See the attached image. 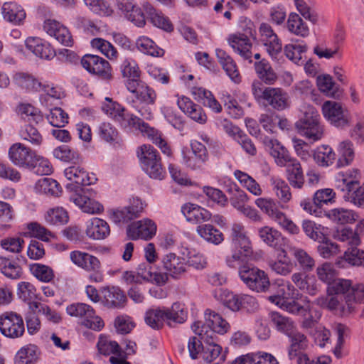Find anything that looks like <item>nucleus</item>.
<instances>
[{
  "instance_id": "f257e3e1",
  "label": "nucleus",
  "mask_w": 364,
  "mask_h": 364,
  "mask_svg": "<svg viewBox=\"0 0 364 364\" xmlns=\"http://www.w3.org/2000/svg\"><path fill=\"white\" fill-rule=\"evenodd\" d=\"M102 110L107 116L119 122L122 127L139 130L144 135L148 136L163 154L168 156L171 155V149L162 137L161 132L150 127L143 119L134 114L127 112L125 108L117 102L112 98L105 97L102 105Z\"/></svg>"
},
{
  "instance_id": "f03ea898",
  "label": "nucleus",
  "mask_w": 364,
  "mask_h": 364,
  "mask_svg": "<svg viewBox=\"0 0 364 364\" xmlns=\"http://www.w3.org/2000/svg\"><path fill=\"white\" fill-rule=\"evenodd\" d=\"M230 237L232 254L226 257V264L230 267L236 268L252 255V242L242 223L232 224Z\"/></svg>"
},
{
  "instance_id": "7ed1b4c3",
  "label": "nucleus",
  "mask_w": 364,
  "mask_h": 364,
  "mask_svg": "<svg viewBox=\"0 0 364 364\" xmlns=\"http://www.w3.org/2000/svg\"><path fill=\"white\" fill-rule=\"evenodd\" d=\"M315 302L318 306L327 307L341 316H348L355 311L358 304H364V283L353 284L351 291L346 295V301H341L338 296H333L330 299L318 297Z\"/></svg>"
},
{
  "instance_id": "20e7f679",
  "label": "nucleus",
  "mask_w": 364,
  "mask_h": 364,
  "mask_svg": "<svg viewBox=\"0 0 364 364\" xmlns=\"http://www.w3.org/2000/svg\"><path fill=\"white\" fill-rule=\"evenodd\" d=\"M205 322L195 321L191 328L200 338H205L210 341L212 338H218L216 333L224 335L230 329V323L219 314L206 309L204 313Z\"/></svg>"
},
{
  "instance_id": "39448f33",
  "label": "nucleus",
  "mask_w": 364,
  "mask_h": 364,
  "mask_svg": "<svg viewBox=\"0 0 364 364\" xmlns=\"http://www.w3.org/2000/svg\"><path fill=\"white\" fill-rule=\"evenodd\" d=\"M301 111L303 117L295 123L298 133L314 142L321 139L323 127L320 123V115L317 110L312 106L304 105Z\"/></svg>"
},
{
  "instance_id": "423d86ee",
  "label": "nucleus",
  "mask_w": 364,
  "mask_h": 364,
  "mask_svg": "<svg viewBox=\"0 0 364 364\" xmlns=\"http://www.w3.org/2000/svg\"><path fill=\"white\" fill-rule=\"evenodd\" d=\"M76 162L63 171L67 180L65 188L69 196L82 192V186L94 184L97 180L95 173L88 172L82 164Z\"/></svg>"
},
{
  "instance_id": "0eeeda50",
  "label": "nucleus",
  "mask_w": 364,
  "mask_h": 364,
  "mask_svg": "<svg viewBox=\"0 0 364 364\" xmlns=\"http://www.w3.org/2000/svg\"><path fill=\"white\" fill-rule=\"evenodd\" d=\"M252 92L257 102H267V105L278 110L289 107V96L286 92L279 87H264L258 80L253 81Z\"/></svg>"
},
{
  "instance_id": "6e6552de",
  "label": "nucleus",
  "mask_w": 364,
  "mask_h": 364,
  "mask_svg": "<svg viewBox=\"0 0 364 364\" xmlns=\"http://www.w3.org/2000/svg\"><path fill=\"white\" fill-rule=\"evenodd\" d=\"M137 156L142 170L154 179L162 180L166 171L162 167L161 157L158 151L149 144H144L138 148Z\"/></svg>"
},
{
  "instance_id": "1a4fd4ad",
  "label": "nucleus",
  "mask_w": 364,
  "mask_h": 364,
  "mask_svg": "<svg viewBox=\"0 0 364 364\" xmlns=\"http://www.w3.org/2000/svg\"><path fill=\"white\" fill-rule=\"evenodd\" d=\"M255 203L257 208L284 230L291 234H297L299 232V227L278 208L273 199L258 198L255 200Z\"/></svg>"
},
{
  "instance_id": "9d476101",
  "label": "nucleus",
  "mask_w": 364,
  "mask_h": 364,
  "mask_svg": "<svg viewBox=\"0 0 364 364\" xmlns=\"http://www.w3.org/2000/svg\"><path fill=\"white\" fill-rule=\"evenodd\" d=\"M156 92L149 86L141 84L134 97H127V102L139 114L146 120H150L154 114L149 105L155 103Z\"/></svg>"
},
{
  "instance_id": "9b49d317",
  "label": "nucleus",
  "mask_w": 364,
  "mask_h": 364,
  "mask_svg": "<svg viewBox=\"0 0 364 364\" xmlns=\"http://www.w3.org/2000/svg\"><path fill=\"white\" fill-rule=\"evenodd\" d=\"M70 259L78 267L92 272L89 275L90 281L96 283L103 282L104 275L101 270V262L97 257L87 252L75 250L70 253Z\"/></svg>"
},
{
  "instance_id": "f8f14e48",
  "label": "nucleus",
  "mask_w": 364,
  "mask_h": 364,
  "mask_svg": "<svg viewBox=\"0 0 364 364\" xmlns=\"http://www.w3.org/2000/svg\"><path fill=\"white\" fill-rule=\"evenodd\" d=\"M66 312L69 316L80 319L81 324L86 328L100 331L104 327L102 319L96 316L92 307L87 304H71L67 306Z\"/></svg>"
},
{
  "instance_id": "ddd939ff",
  "label": "nucleus",
  "mask_w": 364,
  "mask_h": 364,
  "mask_svg": "<svg viewBox=\"0 0 364 364\" xmlns=\"http://www.w3.org/2000/svg\"><path fill=\"white\" fill-rule=\"evenodd\" d=\"M239 275L250 289L257 292L266 291L270 286L267 274L257 267L243 266L240 268Z\"/></svg>"
},
{
  "instance_id": "4468645a",
  "label": "nucleus",
  "mask_w": 364,
  "mask_h": 364,
  "mask_svg": "<svg viewBox=\"0 0 364 364\" xmlns=\"http://www.w3.org/2000/svg\"><path fill=\"white\" fill-rule=\"evenodd\" d=\"M0 331L4 336L10 338L21 337L25 331L21 316L12 311L0 315Z\"/></svg>"
},
{
  "instance_id": "2eb2a0df",
  "label": "nucleus",
  "mask_w": 364,
  "mask_h": 364,
  "mask_svg": "<svg viewBox=\"0 0 364 364\" xmlns=\"http://www.w3.org/2000/svg\"><path fill=\"white\" fill-rule=\"evenodd\" d=\"M322 113L331 124L343 128L349 124L350 118L348 111L336 101H326L322 105Z\"/></svg>"
},
{
  "instance_id": "dca6fc26",
  "label": "nucleus",
  "mask_w": 364,
  "mask_h": 364,
  "mask_svg": "<svg viewBox=\"0 0 364 364\" xmlns=\"http://www.w3.org/2000/svg\"><path fill=\"white\" fill-rule=\"evenodd\" d=\"M82 67L90 73L98 75L103 80L112 78V68L107 60L95 55L87 54L81 59Z\"/></svg>"
},
{
  "instance_id": "f3484780",
  "label": "nucleus",
  "mask_w": 364,
  "mask_h": 364,
  "mask_svg": "<svg viewBox=\"0 0 364 364\" xmlns=\"http://www.w3.org/2000/svg\"><path fill=\"white\" fill-rule=\"evenodd\" d=\"M10 161L16 166L31 168L36 161V154L21 143L12 144L9 149Z\"/></svg>"
},
{
  "instance_id": "a211bd4d",
  "label": "nucleus",
  "mask_w": 364,
  "mask_h": 364,
  "mask_svg": "<svg viewBox=\"0 0 364 364\" xmlns=\"http://www.w3.org/2000/svg\"><path fill=\"white\" fill-rule=\"evenodd\" d=\"M156 232V225L150 219L144 218L129 224L127 228V236L134 240H149Z\"/></svg>"
},
{
  "instance_id": "6ab92c4d",
  "label": "nucleus",
  "mask_w": 364,
  "mask_h": 364,
  "mask_svg": "<svg viewBox=\"0 0 364 364\" xmlns=\"http://www.w3.org/2000/svg\"><path fill=\"white\" fill-rule=\"evenodd\" d=\"M43 30L61 44L72 46L73 43L72 36L69 30L60 22L53 19H46L43 23Z\"/></svg>"
},
{
  "instance_id": "aec40b11",
  "label": "nucleus",
  "mask_w": 364,
  "mask_h": 364,
  "mask_svg": "<svg viewBox=\"0 0 364 364\" xmlns=\"http://www.w3.org/2000/svg\"><path fill=\"white\" fill-rule=\"evenodd\" d=\"M25 46L28 51L41 59L50 60L56 55V52L53 47L40 38H27Z\"/></svg>"
},
{
  "instance_id": "412c9836",
  "label": "nucleus",
  "mask_w": 364,
  "mask_h": 364,
  "mask_svg": "<svg viewBox=\"0 0 364 364\" xmlns=\"http://www.w3.org/2000/svg\"><path fill=\"white\" fill-rule=\"evenodd\" d=\"M267 264L272 272L280 276L290 274L295 266L294 262L284 250H280L275 259H269Z\"/></svg>"
},
{
  "instance_id": "4be33fe9",
  "label": "nucleus",
  "mask_w": 364,
  "mask_h": 364,
  "mask_svg": "<svg viewBox=\"0 0 364 364\" xmlns=\"http://www.w3.org/2000/svg\"><path fill=\"white\" fill-rule=\"evenodd\" d=\"M85 234L92 240H104L110 235V227L106 220L92 218L85 223Z\"/></svg>"
},
{
  "instance_id": "5701e85b",
  "label": "nucleus",
  "mask_w": 364,
  "mask_h": 364,
  "mask_svg": "<svg viewBox=\"0 0 364 364\" xmlns=\"http://www.w3.org/2000/svg\"><path fill=\"white\" fill-rule=\"evenodd\" d=\"M262 141L276 164L281 167L286 166L291 158L287 149L277 139L269 136L264 137Z\"/></svg>"
},
{
  "instance_id": "b1692460",
  "label": "nucleus",
  "mask_w": 364,
  "mask_h": 364,
  "mask_svg": "<svg viewBox=\"0 0 364 364\" xmlns=\"http://www.w3.org/2000/svg\"><path fill=\"white\" fill-rule=\"evenodd\" d=\"M162 264L167 274L173 278L180 277L186 272L188 267L186 259L175 253H168L164 255Z\"/></svg>"
},
{
  "instance_id": "393cba45",
  "label": "nucleus",
  "mask_w": 364,
  "mask_h": 364,
  "mask_svg": "<svg viewBox=\"0 0 364 364\" xmlns=\"http://www.w3.org/2000/svg\"><path fill=\"white\" fill-rule=\"evenodd\" d=\"M228 42L230 46L242 58L252 62L251 48L252 45L245 34L240 33L230 34L228 38Z\"/></svg>"
},
{
  "instance_id": "a878e982",
  "label": "nucleus",
  "mask_w": 364,
  "mask_h": 364,
  "mask_svg": "<svg viewBox=\"0 0 364 364\" xmlns=\"http://www.w3.org/2000/svg\"><path fill=\"white\" fill-rule=\"evenodd\" d=\"M181 212L186 220L192 223H200L211 219V213L208 210L193 203L183 205Z\"/></svg>"
},
{
  "instance_id": "bb28decb",
  "label": "nucleus",
  "mask_w": 364,
  "mask_h": 364,
  "mask_svg": "<svg viewBox=\"0 0 364 364\" xmlns=\"http://www.w3.org/2000/svg\"><path fill=\"white\" fill-rule=\"evenodd\" d=\"M101 296L107 307L119 308L126 301V296L118 287H104L100 289Z\"/></svg>"
},
{
  "instance_id": "cd10ccee",
  "label": "nucleus",
  "mask_w": 364,
  "mask_h": 364,
  "mask_svg": "<svg viewBox=\"0 0 364 364\" xmlns=\"http://www.w3.org/2000/svg\"><path fill=\"white\" fill-rule=\"evenodd\" d=\"M269 185L275 197L282 204H287L291 201L292 195L288 183L277 176H269Z\"/></svg>"
},
{
  "instance_id": "c85d7f7f",
  "label": "nucleus",
  "mask_w": 364,
  "mask_h": 364,
  "mask_svg": "<svg viewBox=\"0 0 364 364\" xmlns=\"http://www.w3.org/2000/svg\"><path fill=\"white\" fill-rule=\"evenodd\" d=\"M142 6L148 18L150 19V21L154 26L167 32H171L173 30V26L171 21L161 11L155 9L149 2H144Z\"/></svg>"
},
{
  "instance_id": "c756f323",
  "label": "nucleus",
  "mask_w": 364,
  "mask_h": 364,
  "mask_svg": "<svg viewBox=\"0 0 364 364\" xmlns=\"http://www.w3.org/2000/svg\"><path fill=\"white\" fill-rule=\"evenodd\" d=\"M69 199L78 206L83 212L90 214H99L103 212V205L82 194V192L70 195Z\"/></svg>"
},
{
  "instance_id": "7c9ffc66",
  "label": "nucleus",
  "mask_w": 364,
  "mask_h": 364,
  "mask_svg": "<svg viewBox=\"0 0 364 364\" xmlns=\"http://www.w3.org/2000/svg\"><path fill=\"white\" fill-rule=\"evenodd\" d=\"M4 19L14 25H21L26 18L23 7L15 2H6L1 8Z\"/></svg>"
},
{
  "instance_id": "2f4dec72",
  "label": "nucleus",
  "mask_w": 364,
  "mask_h": 364,
  "mask_svg": "<svg viewBox=\"0 0 364 364\" xmlns=\"http://www.w3.org/2000/svg\"><path fill=\"white\" fill-rule=\"evenodd\" d=\"M324 215L334 223L345 225L354 223L358 215L353 210L337 208L326 211Z\"/></svg>"
},
{
  "instance_id": "473e14b6",
  "label": "nucleus",
  "mask_w": 364,
  "mask_h": 364,
  "mask_svg": "<svg viewBox=\"0 0 364 364\" xmlns=\"http://www.w3.org/2000/svg\"><path fill=\"white\" fill-rule=\"evenodd\" d=\"M338 159L336 167L343 168L352 164L355 157V150L353 143L346 139L341 141L337 146Z\"/></svg>"
},
{
  "instance_id": "72a5a7b5",
  "label": "nucleus",
  "mask_w": 364,
  "mask_h": 364,
  "mask_svg": "<svg viewBox=\"0 0 364 364\" xmlns=\"http://www.w3.org/2000/svg\"><path fill=\"white\" fill-rule=\"evenodd\" d=\"M287 336L290 342V346L288 349V355L290 360H293L299 355L300 352L305 350L308 348L309 341L304 333L296 330Z\"/></svg>"
},
{
  "instance_id": "f704fd0d",
  "label": "nucleus",
  "mask_w": 364,
  "mask_h": 364,
  "mask_svg": "<svg viewBox=\"0 0 364 364\" xmlns=\"http://www.w3.org/2000/svg\"><path fill=\"white\" fill-rule=\"evenodd\" d=\"M287 164V178L290 185L295 188H301L304 183V177L301 166L296 159L291 158Z\"/></svg>"
},
{
  "instance_id": "c9c22d12",
  "label": "nucleus",
  "mask_w": 364,
  "mask_h": 364,
  "mask_svg": "<svg viewBox=\"0 0 364 364\" xmlns=\"http://www.w3.org/2000/svg\"><path fill=\"white\" fill-rule=\"evenodd\" d=\"M279 364L276 358L266 352L247 354L236 358L232 364Z\"/></svg>"
},
{
  "instance_id": "e433bc0d",
  "label": "nucleus",
  "mask_w": 364,
  "mask_h": 364,
  "mask_svg": "<svg viewBox=\"0 0 364 364\" xmlns=\"http://www.w3.org/2000/svg\"><path fill=\"white\" fill-rule=\"evenodd\" d=\"M191 93L195 100L202 102L213 112L219 113L222 111L220 104L216 100L210 91L201 87H193L191 90Z\"/></svg>"
},
{
  "instance_id": "4c0bfd02",
  "label": "nucleus",
  "mask_w": 364,
  "mask_h": 364,
  "mask_svg": "<svg viewBox=\"0 0 364 364\" xmlns=\"http://www.w3.org/2000/svg\"><path fill=\"white\" fill-rule=\"evenodd\" d=\"M352 286L351 280L341 278L335 279L328 284L327 289V291L331 296L323 297L330 299L333 296H338L341 301H346V295L351 291Z\"/></svg>"
},
{
  "instance_id": "58836bf2",
  "label": "nucleus",
  "mask_w": 364,
  "mask_h": 364,
  "mask_svg": "<svg viewBox=\"0 0 364 364\" xmlns=\"http://www.w3.org/2000/svg\"><path fill=\"white\" fill-rule=\"evenodd\" d=\"M213 295L218 301L232 311L237 312L240 311V294H235L227 289L221 288L216 289Z\"/></svg>"
},
{
  "instance_id": "ea45409f",
  "label": "nucleus",
  "mask_w": 364,
  "mask_h": 364,
  "mask_svg": "<svg viewBox=\"0 0 364 364\" xmlns=\"http://www.w3.org/2000/svg\"><path fill=\"white\" fill-rule=\"evenodd\" d=\"M313 158L318 166L328 167L334 163L336 153L330 146L323 144L314 150Z\"/></svg>"
},
{
  "instance_id": "a19ab883",
  "label": "nucleus",
  "mask_w": 364,
  "mask_h": 364,
  "mask_svg": "<svg viewBox=\"0 0 364 364\" xmlns=\"http://www.w3.org/2000/svg\"><path fill=\"white\" fill-rule=\"evenodd\" d=\"M287 28L291 33L296 36L306 38L309 35V28L296 13H291L287 21Z\"/></svg>"
},
{
  "instance_id": "79ce46f5",
  "label": "nucleus",
  "mask_w": 364,
  "mask_h": 364,
  "mask_svg": "<svg viewBox=\"0 0 364 364\" xmlns=\"http://www.w3.org/2000/svg\"><path fill=\"white\" fill-rule=\"evenodd\" d=\"M293 283L302 291H305L310 295H316L318 292V285L314 278L301 273L296 272L291 275Z\"/></svg>"
},
{
  "instance_id": "37998d69",
  "label": "nucleus",
  "mask_w": 364,
  "mask_h": 364,
  "mask_svg": "<svg viewBox=\"0 0 364 364\" xmlns=\"http://www.w3.org/2000/svg\"><path fill=\"white\" fill-rule=\"evenodd\" d=\"M40 352L35 345H26L21 348L16 354L15 364H35L38 359Z\"/></svg>"
},
{
  "instance_id": "c03bdc74",
  "label": "nucleus",
  "mask_w": 364,
  "mask_h": 364,
  "mask_svg": "<svg viewBox=\"0 0 364 364\" xmlns=\"http://www.w3.org/2000/svg\"><path fill=\"white\" fill-rule=\"evenodd\" d=\"M335 240L352 247H358L361 243L360 237L352 228L344 227L337 229L333 235Z\"/></svg>"
},
{
  "instance_id": "a18cd8bd",
  "label": "nucleus",
  "mask_w": 364,
  "mask_h": 364,
  "mask_svg": "<svg viewBox=\"0 0 364 364\" xmlns=\"http://www.w3.org/2000/svg\"><path fill=\"white\" fill-rule=\"evenodd\" d=\"M196 232L203 240L214 245H219L224 240L222 232L210 224L199 225Z\"/></svg>"
},
{
  "instance_id": "49530a36",
  "label": "nucleus",
  "mask_w": 364,
  "mask_h": 364,
  "mask_svg": "<svg viewBox=\"0 0 364 364\" xmlns=\"http://www.w3.org/2000/svg\"><path fill=\"white\" fill-rule=\"evenodd\" d=\"M0 271L11 279H19L23 274L22 267L15 260L6 257H0Z\"/></svg>"
},
{
  "instance_id": "de8ad7c7",
  "label": "nucleus",
  "mask_w": 364,
  "mask_h": 364,
  "mask_svg": "<svg viewBox=\"0 0 364 364\" xmlns=\"http://www.w3.org/2000/svg\"><path fill=\"white\" fill-rule=\"evenodd\" d=\"M166 323L172 326L176 323H183L187 319V311L184 305L180 303H173L170 308H164Z\"/></svg>"
},
{
  "instance_id": "09e8293b",
  "label": "nucleus",
  "mask_w": 364,
  "mask_h": 364,
  "mask_svg": "<svg viewBox=\"0 0 364 364\" xmlns=\"http://www.w3.org/2000/svg\"><path fill=\"white\" fill-rule=\"evenodd\" d=\"M258 235L264 243L273 248H277L283 240L279 231L267 225L258 229Z\"/></svg>"
},
{
  "instance_id": "8fccbe9b",
  "label": "nucleus",
  "mask_w": 364,
  "mask_h": 364,
  "mask_svg": "<svg viewBox=\"0 0 364 364\" xmlns=\"http://www.w3.org/2000/svg\"><path fill=\"white\" fill-rule=\"evenodd\" d=\"M44 220L50 225H65L69 220L68 213L60 206L50 208L44 213Z\"/></svg>"
},
{
  "instance_id": "3c124183",
  "label": "nucleus",
  "mask_w": 364,
  "mask_h": 364,
  "mask_svg": "<svg viewBox=\"0 0 364 364\" xmlns=\"http://www.w3.org/2000/svg\"><path fill=\"white\" fill-rule=\"evenodd\" d=\"M13 80L16 85L28 91H40L41 89V83L28 73H16L13 76Z\"/></svg>"
},
{
  "instance_id": "603ef678",
  "label": "nucleus",
  "mask_w": 364,
  "mask_h": 364,
  "mask_svg": "<svg viewBox=\"0 0 364 364\" xmlns=\"http://www.w3.org/2000/svg\"><path fill=\"white\" fill-rule=\"evenodd\" d=\"M144 321L153 329L161 328L164 323H166L164 307L148 309L145 313Z\"/></svg>"
},
{
  "instance_id": "864d4df0",
  "label": "nucleus",
  "mask_w": 364,
  "mask_h": 364,
  "mask_svg": "<svg viewBox=\"0 0 364 364\" xmlns=\"http://www.w3.org/2000/svg\"><path fill=\"white\" fill-rule=\"evenodd\" d=\"M273 299L276 300L277 306L291 314L306 316L307 311L310 310L309 304L303 306L296 301L290 300L289 299L286 301L283 300L284 299L277 297H274Z\"/></svg>"
},
{
  "instance_id": "5fc2aeb1",
  "label": "nucleus",
  "mask_w": 364,
  "mask_h": 364,
  "mask_svg": "<svg viewBox=\"0 0 364 364\" xmlns=\"http://www.w3.org/2000/svg\"><path fill=\"white\" fill-rule=\"evenodd\" d=\"M255 69L258 77L267 85H273L277 79V74L266 60L256 62Z\"/></svg>"
},
{
  "instance_id": "6e6d98bb",
  "label": "nucleus",
  "mask_w": 364,
  "mask_h": 364,
  "mask_svg": "<svg viewBox=\"0 0 364 364\" xmlns=\"http://www.w3.org/2000/svg\"><path fill=\"white\" fill-rule=\"evenodd\" d=\"M302 228L305 234L317 242H324L327 228L311 220H304Z\"/></svg>"
},
{
  "instance_id": "4d7b16f0",
  "label": "nucleus",
  "mask_w": 364,
  "mask_h": 364,
  "mask_svg": "<svg viewBox=\"0 0 364 364\" xmlns=\"http://www.w3.org/2000/svg\"><path fill=\"white\" fill-rule=\"evenodd\" d=\"M286 57L297 65H302L304 63L303 55L307 50V46L305 43H289L284 48Z\"/></svg>"
},
{
  "instance_id": "13d9d810",
  "label": "nucleus",
  "mask_w": 364,
  "mask_h": 364,
  "mask_svg": "<svg viewBox=\"0 0 364 364\" xmlns=\"http://www.w3.org/2000/svg\"><path fill=\"white\" fill-rule=\"evenodd\" d=\"M270 318L277 331L287 336L289 335L295 330L294 321L291 318L284 316L278 312H271Z\"/></svg>"
},
{
  "instance_id": "bf43d9fd",
  "label": "nucleus",
  "mask_w": 364,
  "mask_h": 364,
  "mask_svg": "<svg viewBox=\"0 0 364 364\" xmlns=\"http://www.w3.org/2000/svg\"><path fill=\"white\" fill-rule=\"evenodd\" d=\"M137 49L144 53L151 56L159 57L164 55V50L159 48L156 43L146 36H141L136 41Z\"/></svg>"
},
{
  "instance_id": "052dcab7",
  "label": "nucleus",
  "mask_w": 364,
  "mask_h": 364,
  "mask_svg": "<svg viewBox=\"0 0 364 364\" xmlns=\"http://www.w3.org/2000/svg\"><path fill=\"white\" fill-rule=\"evenodd\" d=\"M234 175L241 185L250 193L255 196L262 195V190L259 184L252 176L239 170L235 171Z\"/></svg>"
},
{
  "instance_id": "680f3d73",
  "label": "nucleus",
  "mask_w": 364,
  "mask_h": 364,
  "mask_svg": "<svg viewBox=\"0 0 364 364\" xmlns=\"http://www.w3.org/2000/svg\"><path fill=\"white\" fill-rule=\"evenodd\" d=\"M90 45L93 49L99 50L109 60L117 59V50L109 41L101 38H95L90 41Z\"/></svg>"
},
{
  "instance_id": "e2e57ef3",
  "label": "nucleus",
  "mask_w": 364,
  "mask_h": 364,
  "mask_svg": "<svg viewBox=\"0 0 364 364\" xmlns=\"http://www.w3.org/2000/svg\"><path fill=\"white\" fill-rule=\"evenodd\" d=\"M36 192L53 196H58L60 193L58 183L50 178L39 179L35 184Z\"/></svg>"
},
{
  "instance_id": "0e129e2a",
  "label": "nucleus",
  "mask_w": 364,
  "mask_h": 364,
  "mask_svg": "<svg viewBox=\"0 0 364 364\" xmlns=\"http://www.w3.org/2000/svg\"><path fill=\"white\" fill-rule=\"evenodd\" d=\"M205 343L203 350L202 352L203 359L210 363L218 358L221 354L222 347L219 346L216 341V338H212L210 341L205 338H200Z\"/></svg>"
},
{
  "instance_id": "69168bd1",
  "label": "nucleus",
  "mask_w": 364,
  "mask_h": 364,
  "mask_svg": "<svg viewBox=\"0 0 364 364\" xmlns=\"http://www.w3.org/2000/svg\"><path fill=\"white\" fill-rule=\"evenodd\" d=\"M289 250L304 271L310 272L314 269L315 261L304 250L296 247H290Z\"/></svg>"
},
{
  "instance_id": "338daca9",
  "label": "nucleus",
  "mask_w": 364,
  "mask_h": 364,
  "mask_svg": "<svg viewBox=\"0 0 364 364\" xmlns=\"http://www.w3.org/2000/svg\"><path fill=\"white\" fill-rule=\"evenodd\" d=\"M316 82L319 90L326 96L336 97L339 95L338 89L330 75H323L318 76Z\"/></svg>"
},
{
  "instance_id": "774afa93",
  "label": "nucleus",
  "mask_w": 364,
  "mask_h": 364,
  "mask_svg": "<svg viewBox=\"0 0 364 364\" xmlns=\"http://www.w3.org/2000/svg\"><path fill=\"white\" fill-rule=\"evenodd\" d=\"M337 336V341L333 348V354L337 358H341L344 355L343 345L345 339L348 336V328L342 323H337L334 328Z\"/></svg>"
}]
</instances>
